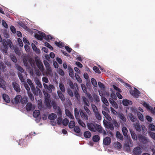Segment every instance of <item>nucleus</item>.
<instances>
[{"mask_svg":"<svg viewBox=\"0 0 155 155\" xmlns=\"http://www.w3.org/2000/svg\"><path fill=\"white\" fill-rule=\"evenodd\" d=\"M91 135V133L88 131L85 132L84 133V136L86 138H90Z\"/></svg>","mask_w":155,"mask_h":155,"instance_id":"nucleus-46","label":"nucleus"},{"mask_svg":"<svg viewBox=\"0 0 155 155\" xmlns=\"http://www.w3.org/2000/svg\"><path fill=\"white\" fill-rule=\"evenodd\" d=\"M18 76L21 82L24 83L25 82V80L24 78H23L22 74L21 73H18Z\"/></svg>","mask_w":155,"mask_h":155,"instance_id":"nucleus-44","label":"nucleus"},{"mask_svg":"<svg viewBox=\"0 0 155 155\" xmlns=\"http://www.w3.org/2000/svg\"><path fill=\"white\" fill-rule=\"evenodd\" d=\"M57 93L59 98L61 101H64L65 100V97L61 92L60 91H57Z\"/></svg>","mask_w":155,"mask_h":155,"instance_id":"nucleus-23","label":"nucleus"},{"mask_svg":"<svg viewBox=\"0 0 155 155\" xmlns=\"http://www.w3.org/2000/svg\"><path fill=\"white\" fill-rule=\"evenodd\" d=\"M69 84L70 87L72 89L74 90V91L76 89L78 90V87L76 83L73 84L71 81H70L69 82Z\"/></svg>","mask_w":155,"mask_h":155,"instance_id":"nucleus-12","label":"nucleus"},{"mask_svg":"<svg viewBox=\"0 0 155 155\" xmlns=\"http://www.w3.org/2000/svg\"><path fill=\"white\" fill-rule=\"evenodd\" d=\"M47 70L46 73L47 74L51 75L52 72L51 69L50 67V65L48 66H45Z\"/></svg>","mask_w":155,"mask_h":155,"instance_id":"nucleus-33","label":"nucleus"},{"mask_svg":"<svg viewBox=\"0 0 155 155\" xmlns=\"http://www.w3.org/2000/svg\"><path fill=\"white\" fill-rule=\"evenodd\" d=\"M138 138L139 141L142 144H144L148 146L150 142L149 139L147 137L142 135L139 134Z\"/></svg>","mask_w":155,"mask_h":155,"instance_id":"nucleus-3","label":"nucleus"},{"mask_svg":"<svg viewBox=\"0 0 155 155\" xmlns=\"http://www.w3.org/2000/svg\"><path fill=\"white\" fill-rule=\"evenodd\" d=\"M101 100L107 106L108 105L109 103L107 99L104 97H102Z\"/></svg>","mask_w":155,"mask_h":155,"instance_id":"nucleus-49","label":"nucleus"},{"mask_svg":"<svg viewBox=\"0 0 155 155\" xmlns=\"http://www.w3.org/2000/svg\"><path fill=\"white\" fill-rule=\"evenodd\" d=\"M54 43L58 47L61 48L64 47V45L61 42L56 41L54 42Z\"/></svg>","mask_w":155,"mask_h":155,"instance_id":"nucleus-37","label":"nucleus"},{"mask_svg":"<svg viewBox=\"0 0 155 155\" xmlns=\"http://www.w3.org/2000/svg\"><path fill=\"white\" fill-rule=\"evenodd\" d=\"M143 106L147 110H149L152 113H153L154 112L153 109L149 105L148 103L144 101L143 103Z\"/></svg>","mask_w":155,"mask_h":155,"instance_id":"nucleus-13","label":"nucleus"},{"mask_svg":"<svg viewBox=\"0 0 155 155\" xmlns=\"http://www.w3.org/2000/svg\"><path fill=\"white\" fill-rule=\"evenodd\" d=\"M39 34H36L35 35V37L37 39L39 40H42L43 38L46 37L45 34L42 32H39Z\"/></svg>","mask_w":155,"mask_h":155,"instance_id":"nucleus-8","label":"nucleus"},{"mask_svg":"<svg viewBox=\"0 0 155 155\" xmlns=\"http://www.w3.org/2000/svg\"><path fill=\"white\" fill-rule=\"evenodd\" d=\"M65 113L66 115L69 118L72 119H74L73 115L71 114V112L68 110L66 109L65 110Z\"/></svg>","mask_w":155,"mask_h":155,"instance_id":"nucleus-26","label":"nucleus"},{"mask_svg":"<svg viewBox=\"0 0 155 155\" xmlns=\"http://www.w3.org/2000/svg\"><path fill=\"white\" fill-rule=\"evenodd\" d=\"M43 86L46 91L48 93H51L52 92V89L54 88V86L52 84H49L48 86L47 84L43 83Z\"/></svg>","mask_w":155,"mask_h":155,"instance_id":"nucleus-10","label":"nucleus"},{"mask_svg":"<svg viewBox=\"0 0 155 155\" xmlns=\"http://www.w3.org/2000/svg\"><path fill=\"white\" fill-rule=\"evenodd\" d=\"M111 141L110 138L108 137H105L103 140V143L105 145H109L111 143Z\"/></svg>","mask_w":155,"mask_h":155,"instance_id":"nucleus-17","label":"nucleus"},{"mask_svg":"<svg viewBox=\"0 0 155 155\" xmlns=\"http://www.w3.org/2000/svg\"><path fill=\"white\" fill-rule=\"evenodd\" d=\"M78 124L83 127H85L86 126L85 124L80 119L77 120Z\"/></svg>","mask_w":155,"mask_h":155,"instance_id":"nucleus-53","label":"nucleus"},{"mask_svg":"<svg viewBox=\"0 0 155 155\" xmlns=\"http://www.w3.org/2000/svg\"><path fill=\"white\" fill-rule=\"evenodd\" d=\"M18 145L22 147H25L27 145L26 141L24 139H21L19 142Z\"/></svg>","mask_w":155,"mask_h":155,"instance_id":"nucleus-22","label":"nucleus"},{"mask_svg":"<svg viewBox=\"0 0 155 155\" xmlns=\"http://www.w3.org/2000/svg\"><path fill=\"white\" fill-rule=\"evenodd\" d=\"M35 82L38 87L40 88H41L42 87V84L38 79H35Z\"/></svg>","mask_w":155,"mask_h":155,"instance_id":"nucleus-40","label":"nucleus"},{"mask_svg":"<svg viewBox=\"0 0 155 155\" xmlns=\"http://www.w3.org/2000/svg\"><path fill=\"white\" fill-rule=\"evenodd\" d=\"M130 93L135 98H138L139 96L140 92L137 89L133 91Z\"/></svg>","mask_w":155,"mask_h":155,"instance_id":"nucleus-15","label":"nucleus"},{"mask_svg":"<svg viewBox=\"0 0 155 155\" xmlns=\"http://www.w3.org/2000/svg\"><path fill=\"white\" fill-rule=\"evenodd\" d=\"M75 76L76 79L77 80L78 82L79 83H81L82 82V81L78 75L77 74H75Z\"/></svg>","mask_w":155,"mask_h":155,"instance_id":"nucleus-59","label":"nucleus"},{"mask_svg":"<svg viewBox=\"0 0 155 155\" xmlns=\"http://www.w3.org/2000/svg\"><path fill=\"white\" fill-rule=\"evenodd\" d=\"M58 73L61 76H64V73L63 70L60 68L58 69Z\"/></svg>","mask_w":155,"mask_h":155,"instance_id":"nucleus-64","label":"nucleus"},{"mask_svg":"<svg viewBox=\"0 0 155 155\" xmlns=\"http://www.w3.org/2000/svg\"><path fill=\"white\" fill-rule=\"evenodd\" d=\"M3 46L2 48V51L5 54H7V51L9 46L11 48L12 47V43L9 40H8L7 41L5 39H4L3 40Z\"/></svg>","mask_w":155,"mask_h":155,"instance_id":"nucleus-2","label":"nucleus"},{"mask_svg":"<svg viewBox=\"0 0 155 155\" xmlns=\"http://www.w3.org/2000/svg\"><path fill=\"white\" fill-rule=\"evenodd\" d=\"M107 124L105 127L107 129H109L111 130H114V127L113 124L110 122H107Z\"/></svg>","mask_w":155,"mask_h":155,"instance_id":"nucleus-19","label":"nucleus"},{"mask_svg":"<svg viewBox=\"0 0 155 155\" xmlns=\"http://www.w3.org/2000/svg\"><path fill=\"white\" fill-rule=\"evenodd\" d=\"M100 139V137L99 136L97 135H95L93 136L92 138L93 141L95 142H98Z\"/></svg>","mask_w":155,"mask_h":155,"instance_id":"nucleus-31","label":"nucleus"},{"mask_svg":"<svg viewBox=\"0 0 155 155\" xmlns=\"http://www.w3.org/2000/svg\"><path fill=\"white\" fill-rule=\"evenodd\" d=\"M87 125L88 128L91 131L95 132L97 131L100 133H102L104 135L107 134L106 131L99 124L89 123L87 124Z\"/></svg>","mask_w":155,"mask_h":155,"instance_id":"nucleus-1","label":"nucleus"},{"mask_svg":"<svg viewBox=\"0 0 155 155\" xmlns=\"http://www.w3.org/2000/svg\"><path fill=\"white\" fill-rule=\"evenodd\" d=\"M47 96H45V103L47 107L50 109L51 107V101L49 99L50 97H48V93H47Z\"/></svg>","mask_w":155,"mask_h":155,"instance_id":"nucleus-7","label":"nucleus"},{"mask_svg":"<svg viewBox=\"0 0 155 155\" xmlns=\"http://www.w3.org/2000/svg\"><path fill=\"white\" fill-rule=\"evenodd\" d=\"M2 97L3 100L7 103H9L10 102V99L9 96L6 94H3Z\"/></svg>","mask_w":155,"mask_h":155,"instance_id":"nucleus-25","label":"nucleus"},{"mask_svg":"<svg viewBox=\"0 0 155 155\" xmlns=\"http://www.w3.org/2000/svg\"><path fill=\"white\" fill-rule=\"evenodd\" d=\"M21 98V96L20 95H17L15 98L14 100H12V102L14 104H18L20 101Z\"/></svg>","mask_w":155,"mask_h":155,"instance_id":"nucleus-16","label":"nucleus"},{"mask_svg":"<svg viewBox=\"0 0 155 155\" xmlns=\"http://www.w3.org/2000/svg\"><path fill=\"white\" fill-rule=\"evenodd\" d=\"M45 45L46 46L49 48L51 50H53V47L48 43L45 42Z\"/></svg>","mask_w":155,"mask_h":155,"instance_id":"nucleus-61","label":"nucleus"},{"mask_svg":"<svg viewBox=\"0 0 155 155\" xmlns=\"http://www.w3.org/2000/svg\"><path fill=\"white\" fill-rule=\"evenodd\" d=\"M94 113L95 116L97 119L98 120H100L101 119V117L100 114L99 113L98 111Z\"/></svg>","mask_w":155,"mask_h":155,"instance_id":"nucleus-41","label":"nucleus"},{"mask_svg":"<svg viewBox=\"0 0 155 155\" xmlns=\"http://www.w3.org/2000/svg\"><path fill=\"white\" fill-rule=\"evenodd\" d=\"M78 90L76 89L74 90V92L75 97L78 100H79L80 98V96L78 92Z\"/></svg>","mask_w":155,"mask_h":155,"instance_id":"nucleus-47","label":"nucleus"},{"mask_svg":"<svg viewBox=\"0 0 155 155\" xmlns=\"http://www.w3.org/2000/svg\"><path fill=\"white\" fill-rule=\"evenodd\" d=\"M81 86L83 91L85 93H86L87 92V89L85 85L83 84H81Z\"/></svg>","mask_w":155,"mask_h":155,"instance_id":"nucleus-56","label":"nucleus"},{"mask_svg":"<svg viewBox=\"0 0 155 155\" xmlns=\"http://www.w3.org/2000/svg\"><path fill=\"white\" fill-rule=\"evenodd\" d=\"M124 145L126 147L129 148H130L132 146L133 144L130 138H128L127 140Z\"/></svg>","mask_w":155,"mask_h":155,"instance_id":"nucleus-14","label":"nucleus"},{"mask_svg":"<svg viewBox=\"0 0 155 155\" xmlns=\"http://www.w3.org/2000/svg\"><path fill=\"white\" fill-rule=\"evenodd\" d=\"M12 85L14 89L17 92H19L21 91L20 86L15 82L12 83Z\"/></svg>","mask_w":155,"mask_h":155,"instance_id":"nucleus-18","label":"nucleus"},{"mask_svg":"<svg viewBox=\"0 0 155 155\" xmlns=\"http://www.w3.org/2000/svg\"><path fill=\"white\" fill-rule=\"evenodd\" d=\"M118 116L119 118L124 122H126V119L125 117V116L124 115L120 113V114Z\"/></svg>","mask_w":155,"mask_h":155,"instance_id":"nucleus-35","label":"nucleus"},{"mask_svg":"<svg viewBox=\"0 0 155 155\" xmlns=\"http://www.w3.org/2000/svg\"><path fill=\"white\" fill-rule=\"evenodd\" d=\"M28 95L31 101H33L34 100V96L31 92H28Z\"/></svg>","mask_w":155,"mask_h":155,"instance_id":"nucleus-58","label":"nucleus"},{"mask_svg":"<svg viewBox=\"0 0 155 155\" xmlns=\"http://www.w3.org/2000/svg\"><path fill=\"white\" fill-rule=\"evenodd\" d=\"M91 82L92 85L95 87H97V84L96 81L94 78H92L91 79Z\"/></svg>","mask_w":155,"mask_h":155,"instance_id":"nucleus-51","label":"nucleus"},{"mask_svg":"<svg viewBox=\"0 0 155 155\" xmlns=\"http://www.w3.org/2000/svg\"><path fill=\"white\" fill-rule=\"evenodd\" d=\"M114 146L116 148H117L118 149H120L122 147L121 144L118 142H117L114 144Z\"/></svg>","mask_w":155,"mask_h":155,"instance_id":"nucleus-39","label":"nucleus"},{"mask_svg":"<svg viewBox=\"0 0 155 155\" xmlns=\"http://www.w3.org/2000/svg\"><path fill=\"white\" fill-rule=\"evenodd\" d=\"M29 85H30L33 93L35 95H38V94L41 93V91L40 89L37 87L36 89L33 83Z\"/></svg>","mask_w":155,"mask_h":155,"instance_id":"nucleus-6","label":"nucleus"},{"mask_svg":"<svg viewBox=\"0 0 155 155\" xmlns=\"http://www.w3.org/2000/svg\"><path fill=\"white\" fill-rule=\"evenodd\" d=\"M87 106H86L85 105L84 106V109L85 110L86 112L88 114H91V111L87 107Z\"/></svg>","mask_w":155,"mask_h":155,"instance_id":"nucleus-57","label":"nucleus"},{"mask_svg":"<svg viewBox=\"0 0 155 155\" xmlns=\"http://www.w3.org/2000/svg\"><path fill=\"white\" fill-rule=\"evenodd\" d=\"M62 118L61 117H58L57 120V123L58 124L60 125L61 124Z\"/></svg>","mask_w":155,"mask_h":155,"instance_id":"nucleus-62","label":"nucleus"},{"mask_svg":"<svg viewBox=\"0 0 155 155\" xmlns=\"http://www.w3.org/2000/svg\"><path fill=\"white\" fill-rule=\"evenodd\" d=\"M91 105L92 108L94 113L98 111V109L95 105L92 104Z\"/></svg>","mask_w":155,"mask_h":155,"instance_id":"nucleus-54","label":"nucleus"},{"mask_svg":"<svg viewBox=\"0 0 155 155\" xmlns=\"http://www.w3.org/2000/svg\"><path fill=\"white\" fill-rule=\"evenodd\" d=\"M83 101L84 102V105H85L86 106L89 107L90 106V103L88 100L85 97H83Z\"/></svg>","mask_w":155,"mask_h":155,"instance_id":"nucleus-28","label":"nucleus"},{"mask_svg":"<svg viewBox=\"0 0 155 155\" xmlns=\"http://www.w3.org/2000/svg\"><path fill=\"white\" fill-rule=\"evenodd\" d=\"M51 104L53 108L55 110L57 109L58 107V106L57 105L55 101L54 100H52V101Z\"/></svg>","mask_w":155,"mask_h":155,"instance_id":"nucleus-55","label":"nucleus"},{"mask_svg":"<svg viewBox=\"0 0 155 155\" xmlns=\"http://www.w3.org/2000/svg\"><path fill=\"white\" fill-rule=\"evenodd\" d=\"M57 115L54 113L50 114L48 117L49 119L50 120H54L57 118Z\"/></svg>","mask_w":155,"mask_h":155,"instance_id":"nucleus-29","label":"nucleus"},{"mask_svg":"<svg viewBox=\"0 0 155 155\" xmlns=\"http://www.w3.org/2000/svg\"><path fill=\"white\" fill-rule=\"evenodd\" d=\"M74 130L75 132L77 133H79L80 132L81 130L79 127L77 126L74 127Z\"/></svg>","mask_w":155,"mask_h":155,"instance_id":"nucleus-60","label":"nucleus"},{"mask_svg":"<svg viewBox=\"0 0 155 155\" xmlns=\"http://www.w3.org/2000/svg\"><path fill=\"white\" fill-rule=\"evenodd\" d=\"M20 102L22 104H25L28 102L27 97H24L23 98L21 97Z\"/></svg>","mask_w":155,"mask_h":155,"instance_id":"nucleus-36","label":"nucleus"},{"mask_svg":"<svg viewBox=\"0 0 155 155\" xmlns=\"http://www.w3.org/2000/svg\"><path fill=\"white\" fill-rule=\"evenodd\" d=\"M135 127L136 130L138 131H140L141 130V128L139 122H137L135 125Z\"/></svg>","mask_w":155,"mask_h":155,"instance_id":"nucleus-38","label":"nucleus"},{"mask_svg":"<svg viewBox=\"0 0 155 155\" xmlns=\"http://www.w3.org/2000/svg\"><path fill=\"white\" fill-rule=\"evenodd\" d=\"M94 98L96 102L100 101V98L97 95L94 94L93 95Z\"/></svg>","mask_w":155,"mask_h":155,"instance_id":"nucleus-63","label":"nucleus"},{"mask_svg":"<svg viewBox=\"0 0 155 155\" xmlns=\"http://www.w3.org/2000/svg\"><path fill=\"white\" fill-rule=\"evenodd\" d=\"M59 86L61 92H65V88L63 84L60 83H59Z\"/></svg>","mask_w":155,"mask_h":155,"instance_id":"nucleus-42","label":"nucleus"},{"mask_svg":"<svg viewBox=\"0 0 155 155\" xmlns=\"http://www.w3.org/2000/svg\"><path fill=\"white\" fill-rule=\"evenodd\" d=\"M69 121L67 118H64L62 121V124L63 125L66 126L68 125Z\"/></svg>","mask_w":155,"mask_h":155,"instance_id":"nucleus-52","label":"nucleus"},{"mask_svg":"<svg viewBox=\"0 0 155 155\" xmlns=\"http://www.w3.org/2000/svg\"><path fill=\"white\" fill-rule=\"evenodd\" d=\"M116 137L121 140H123V136L119 131H117L116 132Z\"/></svg>","mask_w":155,"mask_h":155,"instance_id":"nucleus-45","label":"nucleus"},{"mask_svg":"<svg viewBox=\"0 0 155 155\" xmlns=\"http://www.w3.org/2000/svg\"><path fill=\"white\" fill-rule=\"evenodd\" d=\"M0 69L3 71H5L6 70L5 65L1 61H0Z\"/></svg>","mask_w":155,"mask_h":155,"instance_id":"nucleus-20","label":"nucleus"},{"mask_svg":"<svg viewBox=\"0 0 155 155\" xmlns=\"http://www.w3.org/2000/svg\"><path fill=\"white\" fill-rule=\"evenodd\" d=\"M137 116L139 119L142 121L144 120V119L143 116V114L140 112H139L137 113Z\"/></svg>","mask_w":155,"mask_h":155,"instance_id":"nucleus-50","label":"nucleus"},{"mask_svg":"<svg viewBox=\"0 0 155 155\" xmlns=\"http://www.w3.org/2000/svg\"><path fill=\"white\" fill-rule=\"evenodd\" d=\"M79 112L82 119L84 120H88V117L86 112L83 110L80 109Z\"/></svg>","mask_w":155,"mask_h":155,"instance_id":"nucleus-9","label":"nucleus"},{"mask_svg":"<svg viewBox=\"0 0 155 155\" xmlns=\"http://www.w3.org/2000/svg\"><path fill=\"white\" fill-rule=\"evenodd\" d=\"M130 132L132 139L135 140H137V137L135 132L132 130H130Z\"/></svg>","mask_w":155,"mask_h":155,"instance_id":"nucleus-30","label":"nucleus"},{"mask_svg":"<svg viewBox=\"0 0 155 155\" xmlns=\"http://www.w3.org/2000/svg\"><path fill=\"white\" fill-rule=\"evenodd\" d=\"M26 109L27 111H33L35 109V107L33 106L31 102H28L26 106Z\"/></svg>","mask_w":155,"mask_h":155,"instance_id":"nucleus-11","label":"nucleus"},{"mask_svg":"<svg viewBox=\"0 0 155 155\" xmlns=\"http://www.w3.org/2000/svg\"><path fill=\"white\" fill-rule=\"evenodd\" d=\"M31 46L33 50L37 53H39L40 52V50L39 49L37 48L35 44L32 43L31 44Z\"/></svg>","mask_w":155,"mask_h":155,"instance_id":"nucleus-32","label":"nucleus"},{"mask_svg":"<svg viewBox=\"0 0 155 155\" xmlns=\"http://www.w3.org/2000/svg\"><path fill=\"white\" fill-rule=\"evenodd\" d=\"M40 113V111L39 110H36L33 113V116L35 117H37L39 116Z\"/></svg>","mask_w":155,"mask_h":155,"instance_id":"nucleus-34","label":"nucleus"},{"mask_svg":"<svg viewBox=\"0 0 155 155\" xmlns=\"http://www.w3.org/2000/svg\"><path fill=\"white\" fill-rule=\"evenodd\" d=\"M35 61L38 68L41 71H43L44 70V67L42 63L38 57H35Z\"/></svg>","mask_w":155,"mask_h":155,"instance_id":"nucleus-4","label":"nucleus"},{"mask_svg":"<svg viewBox=\"0 0 155 155\" xmlns=\"http://www.w3.org/2000/svg\"><path fill=\"white\" fill-rule=\"evenodd\" d=\"M122 131L123 135L126 136L127 134L128 130L127 128L125 127H123L122 129Z\"/></svg>","mask_w":155,"mask_h":155,"instance_id":"nucleus-43","label":"nucleus"},{"mask_svg":"<svg viewBox=\"0 0 155 155\" xmlns=\"http://www.w3.org/2000/svg\"><path fill=\"white\" fill-rule=\"evenodd\" d=\"M102 113L107 120L109 121H111L112 120V118L105 111H102Z\"/></svg>","mask_w":155,"mask_h":155,"instance_id":"nucleus-21","label":"nucleus"},{"mask_svg":"<svg viewBox=\"0 0 155 155\" xmlns=\"http://www.w3.org/2000/svg\"><path fill=\"white\" fill-rule=\"evenodd\" d=\"M75 122L73 121H70L69 124V127L70 128H73L74 127H75Z\"/></svg>","mask_w":155,"mask_h":155,"instance_id":"nucleus-48","label":"nucleus"},{"mask_svg":"<svg viewBox=\"0 0 155 155\" xmlns=\"http://www.w3.org/2000/svg\"><path fill=\"white\" fill-rule=\"evenodd\" d=\"M74 115L77 120L79 119V113L78 110L77 108L74 109Z\"/></svg>","mask_w":155,"mask_h":155,"instance_id":"nucleus-27","label":"nucleus"},{"mask_svg":"<svg viewBox=\"0 0 155 155\" xmlns=\"http://www.w3.org/2000/svg\"><path fill=\"white\" fill-rule=\"evenodd\" d=\"M143 152L142 148L139 146L135 147L133 151L134 155H141Z\"/></svg>","mask_w":155,"mask_h":155,"instance_id":"nucleus-5","label":"nucleus"},{"mask_svg":"<svg viewBox=\"0 0 155 155\" xmlns=\"http://www.w3.org/2000/svg\"><path fill=\"white\" fill-rule=\"evenodd\" d=\"M122 103L123 105L125 106H127L129 105H131L132 102L131 101H129L128 100H124L122 101Z\"/></svg>","mask_w":155,"mask_h":155,"instance_id":"nucleus-24","label":"nucleus"}]
</instances>
